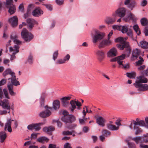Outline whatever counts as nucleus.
Instances as JSON below:
<instances>
[{
  "mask_svg": "<svg viewBox=\"0 0 148 148\" xmlns=\"http://www.w3.org/2000/svg\"><path fill=\"white\" fill-rule=\"evenodd\" d=\"M8 75H11V77L8 78V80L11 79V84H8L7 87L10 94L12 96H14L16 95V93L13 91V85L17 86L20 85V83L18 81L16 80L15 73L12 71L10 69L6 70L3 73V75L4 78H6V76Z\"/></svg>",
  "mask_w": 148,
  "mask_h": 148,
  "instance_id": "nucleus-1",
  "label": "nucleus"
},
{
  "mask_svg": "<svg viewBox=\"0 0 148 148\" xmlns=\"http://www.w3.org/2000/svg\"><path fill=\"white\" fill-rule=\"evenodd\" d=\"M10 38L13 41L14 43L17 44L16 45H15L14 47H10L9 48L10 52H12V54L10 55V60H12L16 58L15 55L19 51V47L18 45L21 44V42L18 39V36L15 33L12 34L10 36Z\"/></svg>",
  "mask_w": 148,
  "mask_h": 148,
  "instance_id": "nucleus-2",
  "label": "nucleus"
},
{
  "mask_svg": "<svg viewBox=\"0 0 148 148\" xmlns=\"http://www.w3.org/2000/svg\"><path fill=\"white\" fill-rule=\"evenodd\" d=\"M147 79L143 76H140L137 77L135 83L134 84L135 87L138 88L139 91H145L148 90V85L143 83H146Z\"/></svg>",
  "mask_w": 148,
  "mask_h": 148,
  "instance_id": "nucleus-3",
  "label": "nucleus"
},
{
  "mask_svg": "<svg viewBox=\"0 0 148 148\" xmlns=\"http://www.w3.org/2000/svg\"><path fill=\"white\" fill-rule=\"evenodd\" d=\"M115 41L116 42H121L120 44L116 45L117 47L120 50H123L125 48V53L127 57H129L131 52V49L129 43L125 41L123 38L122 37L116 38Z\"/></svg>",
  "mask_w": 148,
  "mask_h": 148,
  "instance_id": "nucleus-4",
  "label": "nucleus"
},
{
  "mask_svg": "<svg viewBox=\"0 0 148 148\" xmlns=\"http://www.w3.org/2000/svg\"><path fill=\"white\" fill-rule=\"evenodd\" d=\"M91 36L93 43L99 42L104 37V34L96 29H93L91 32Z\"/></svg>",
  "mask_w": 148,
  "mask_h": 148,
  "instance_id": "nucleus-5",
  "label": "nucleus"
},
{
  "mask_svg": "<svg viewBox=\"0 0 148 148\" xmlns=\"http://www.w3.org/2000/svg\"><path fill=\"white\" fill-rule=\"evenodd\" d=\"M13 103L12 106H11L9 103V101L8 99H4L3 100L0 101V106L2 107V109L6 110L8 111L7 113L10 114V109L13 110Z\"/></svg>",
  "mask_w": 148,
  "mask_h": 148,
  "instance_id": "nucleus-6",
  "label": "nucleus"
},
{
  "mask_svg": "<svg viewBox=\"0 0 148 148\" xmlns=\"http://www.w3.org/2000/svg\"><path fill=\"white\" fill-rule=\"evenodd\" d=\"M4 5L5 8L8 9V12L10 14H13L15 12L16 7L13 4V0H6Z\"/></svg>",
  "mask_w": 148,
  "mask_h": 148,
  "instance_id": "nucleus-7",
  "label": "nucleus"
},
{
  "mask_svg": "<svg viewBox=\"0 0 148 148\" xmlns=\"http://www.w3.org/2000/svg\"><path fill=\"white\" fill-rule=\"evenodd\" d=\"M63 116L62 117L61 120L66 124L67 123H71L75 120V117L72 115H68V112L66 110L63 111Z\"/></svg>",
  "mask_w": 148,
  "mask_h": 148,
  "instance_id": "nucleus-8",
  "label": "nucleus"
},
{
  "mask_svg": "<svg viewBox=\"0 0 148 148\" xmlns=\"http://www.w3.org/2000/svg\"><path fill=\"white\" fill-rule=\"evenodd\" d=\"M21 34L23 38L27 42H29L33 38L32 34L29 33L27 30L25 28L23 29Z\"/></svg>",
  "mask_w": 148,
  "mask_h": 148,
  "instance_id": "nucleus-9",
  "label": "nucleus"
},
{
  "mask_svg": "<svg viewBox=\"0 0 148 148\" xmlns=\"http://www.w3.org/2000/svg\"><path fill=\"white\" fill-rule=\"evenodd\" d=\"M71 106L70 107L69 109L71 112H73L74 110L76 108V106L77 107V109L78 110L81 109L80 107L82 106L81 102L78 100L76 99L71 100L70 103Z\"/></svg>",
  "mask_w": 148,
  "mask_h": 148,
  "instance_id": "nucleus-10",
  "label": "nucleus"
},
{
  "mask_svg": "<svg viewBox=\"0 0 148 148\" xmlns=\"http://www.w3.org/2000/svg\"><path fill=\"white\" fill-rule=\"evenodd\" d=\"M145 122L143 120H140L139 119L137 118L136 121H133L134 125H139L140 126H145L148 128V117H146L145 119Z\"/></svg>",
  "mask_w": 148,
  "mask_h": 148,
  "instance_id": "nucleus-11",
  "label": "nucleus"
},
{
  "mask_svg": "<svg viewBox=\"0 0 148 148\" xmlns=\"http://www.w3.org/2000/svg\"><path fill=\"white\" fill-rule=\"evenodd\" d=\"M45 123V121L42 122L30 124L27 126V129L29 130H32L34 129L36 131H38L41 129L40 126L44 125Z\"/></svg>",
  "mask_w": 148,
  "mask_h": 148,
  "instance_id": "nucleus-12",
  "label": "nucleus"
},
{
  "mask_svg": "<svg viewBox=\"0 0 148 148\" xmlns=\"http://www.w3.org/2000/svg\"><path fill=\"white\" fill-rule=\"evenodd\" d=\"M126 8L123 7H119L115 11V14L120 18L123 17L126 14Z\"/></svg>",
  "mask_w": 148,
  "mask_h": 148,
  "instance_id": "nucleus-13",
  "label": "nucleus"
},
{
  "mask_svg": "<svg viewBox=\"0 0 148 148\" xmlns=\"http://www.w3.org/2000/svg\"><path fill=\"white\" fill-rule=\"evenodd\" d=\"M126 55L125 53L123 54L120 56L111 59L110 61L111 62H114L117 61V63L119 65L122 64V63L123 62L122 60L125 59V58L126 57Z\"/></svg>",
  "mask_w": 148,
  "mask_h": 148,
  "instance_id": "nucleus-14",
  "label": "nucleus"
},
{
  "mask_svg": "<svg viewBox=\"0 0 148 148\" xmlns=\"http://www.w3.org/2000/svg\"><path fill=\"white\" fill-rule=\"evenodd\" d=\"M123 20L126 22H129L131 20L134 22L136 20V18L133 14L130 12L127 15L123 18Z\"/></svg>",
  "mask_w": 148,
  "mask_h": 148,
  "instance_id": "nucleus-15",
  "label": "nucleus"
},
{
  "mask_svg": "<svg viewBox=\"0 0 148 148\" xmlns=\"http://www.w3.org/2000/svg\"><path fill=\"white\" fill-rule=\"evenodd\" d=\"M47 107V109L51 110L52 109V108L51 107H48L47 106H45V108L46 109V110L44 111H42L40 112V116L42 118H45L47 117L50 115L51 114V112L47 109L46 107Z\"/></svg>",
  "mask_w": 148,
  "mask_h": 148,
  "instance_id": "nucleus-16",
  "label": "nucleus"
},
{
  "mask_svg": "<svg viewBox=\"0 0 148 148\" xmlns=\"http://www.w3.org/2000/svg\"><path fill=\"white\" fill-rule=\"evenodd\" d=\"M117 55V52L115 48L113 47L110 49L107 53L108 57L112 58L116 56Z\"/></svg>",
  "mask_w": 148,
  "mask_h": 148,
  "instance_id": "nucleus-17",
  "label": "nucleus"
},
{
  "mask_svg": "<svg viewBox=\"0 0 148 148\" xmlns=\"http://www.w3.org/2000/svg\"><path fill=\"white\" fill-rule=\"evenodd\" d=\"M112 42L110 40H104L101 42L98 45L99 48L104 47L105 46H109L112 44Z\"/></svg>",
  "mask_w": 148,
  "mask_h": 148,
  "instance_id": "nucleus-18",
  "label": "nucleus"
},
{
  "mask_svg": "<svg viewBox=\"0 0 148 148\" xmlns=\"http://www.w3.org/2000/svg\"><path fill=\"white\" fill-rule=\"evenodd\" d=\"M9 22L13 27H16L18 25V19L16 16H15L9 19Z\"/></svg>",
  "mask_w": 148,
  "mask_h": 148,
  "instance_id": "nucleus-19",
  "label": "nucleus"
},
{
  "mask_svg": "<svg viewBox=\"0 0 148 148\" xmlns=\"http://www.w3.org/2000/svg\"><path fill=\"white\" fill-rule=\"evenodd\" d=\"M98 60L100 62L105 57V53L102 51L98 50L96 52Z\"/></svg>",
  "mask_w": 148,
  "mask_h": 148,
  "instance_id": "nucleus-20",
  "label": "nucleus"
},
{
  "mask_svg": "<svg viewBox=\"0 0 148 148\" xmlns=\"http://www.w3.org/2000/svg\"><path fill=\"white\" fill-rule=\"evenodd\" d=\"M43 11L39 7L34 10L32 12L33 15L35 17H38L43 14Z\"/></svg>",
  "mask_w": 148,
  "mask_h": 148,
  "instance_id": "nucleus-21",
  "label": "nucleus"
},
{
  "mask_svg": "<svg viewBox=\"0 0 148 148\" xmlns=\"http://www.w3.org/2000/svg\"><path fill=\"white\" fill-rule=\"evenodd\" d=\"M140 53V51L137 49L134 50L132 53V56L131 57L132 60L136 59Z\"/></svg>",
  "mask_w": 148,
  "mask_h": 148,
  "instance_id": "nucleus-22",
  "label": "nucleus"
},
{
  "mask_svg": "<svg viewBox=\"0 0 148 148\" xmlns=\"http://www.w3.org/2000/svg\"><path fill=\"white\" fill-rule=\"evenodd\" d=\"M27 22L28 24V26L30 29H32L34 27V24L37 23L36 21L31 18H28L27 20Z\"/></svg>",
  "mask_w": 148,
  "mask_h": 148,
  "instance_id": "nucleus-23",
  "label": "nucleus"
},
{
  "mask_svg": "<svg viewBox=\"0 0 148 148\" xmlns=\"http://www.w3.org/2000/svg\"><path fill=\"white\" fill-rule=\"evenodd\" d=\"M13 120L11 119L8 120L7 122L5 125L4 129L5 130L7 128V130L8 132H12V129L11 127V123L12 121H13Z\"/></svg>",
  "mask_w": 148,
  "mask_h": 148,
  "instance_id": "nucleus-24",
  "label": "nucleus"
},
{
  "mask_svg": "<svg viewBox=\"0 0 148 148\" xmlns=\"http://www.w3.org/2000/svg\"><path fill=\"white\" fill-rule=\"evenodd\" d=\"M144 138L145 137L144 136V135H143V136H137L134 137L132 138V140L134 141L136 144H138L139 142L145 143V142L144 141Z\"/></svg>",
  "mask_w": 148,
  "mask_h": 148,
  "instance_id": "nucleus-25",
  "label": "nucleus"
},
{
  "mask_svg": "<svg viewBox=\"0 0 148 148\" xmlns=\"http://www.w3.org/2000/svg\"><path fill=\"white\" fill-rule=\"evenodd\" d=\"M105 119L102 117L96 118L97 123L102 127L105 126Z\"/></svg>",
  "mask_w": 148,
  "mask_h": 148,
  "instance_id": "nucleus-26",
  "label": "nucleus"
},
{
  "mask_svg": "<svg viewBox=\"0 0 148 148\" xmlns=\"http://www.w3.org/2000/svg\"><path fill=\"white\" fill-rule=\"evenodd\" d=\"M134 130L136 135L141 134L143 132V130L138 126L134 125Z\"/></svg>",
  "mask_w": 148,
  "mask_h": 148,
  "instance_id": "nucleus-27",
  "label": "nucleus"
},
{
  "mask_svg": "<svg viewBox=\"0 0 148 148\" xmlns=\"http://www.w3.org/2000/svg\"><path fill=\"white\" fill-rule=\"evenodd\" d=\"M113 16V17H108L106 18V21L107 23L112 24L116 21V19L115 14H114Z\"/></svg>",
  "mask_w": 148,
  "mask_h": 148,
  "instance_id": "nucleus-28",
  "label": "nucleus"
},
{
  "mask_svg": "<svg viewBox=\"0 0 148 148\" xmlns=\"http://www.w3.org/2000/svg\"><path fill=\"white\" fill-rule=\"evenodd\" d=\"M60 107V102L59 101L56 100L54 101L53 102V108L55 110L59 109Z\"/></svg>",
  "mask_w": 148,
  "mask_h": 148,
  "instance_id": "nucleus-29",
  "label": "nucleus"
},
{
  "mask_svg": "<svg viewBox=\"0 0 148 148\" xmlns=\"http://www.w3.org/2000/svg\"><path fill=\"white\" fill-rule=\"evenodd\" d=\"M55 128L52 126H50L48 127H45L43 129V131L44 132H46L48 134L50 132H52L55 130Z\"/></svg>",
  "mask_w": 148,
  "mask_h": 148,
  "instance_id": "nucleus-30",
  "label": "nucleus"
},
{
  "mask_svg": "<svg viewBox=\"0 0 148 148\" xmlns=\"http://www.w3.org/2000/svg\"><path fill=\"white\" fill-rule=\"evenodd\" d=\"M138 45L139 46L142 48L144 49L148 48V42L145 41H141Z\"/></svg>",
  "mask_w": 148,
  "mask_h": 148,
  "instance_id": "nucleus-31",
  "label": "nucleus"
},
{
  "mask_svg": "<svg viewBox=\"0 0 148 148\" xmlns=\"http://www.w3.org/2000/svg\"><path fill=\"white\" fill-rule=\"evenodd\" d=\"M7 137L6 134L4 132H0V142L3 143Z\"/></svg>",
  "mask_w": 148,
  "mask_h": 148,
  "instance_id": "nucleus-32",
  "label": "nucleus"
},
{
  "mask_svg": "<svg viewBox=\"0 0 148 148\" xmlns=\"http://www.w3.org/2000/svg\"><path fill=\"white\" fill-rule=\"evenodd\" d=\"M107 128L111 130H116L119 129V127H116L115 125L111 124H108L107 125Z\"/></svg>",
  "mask_w": 148,
  "mask_h": 148,
  "instance_id": "nucleus-33",
  "label": "nucleus"
},
{
  "mask_svg": "<svg viewBox=\"0 0 148 148\" xmlns=\"http://www.w3.org/2000/svg\"><path fill=\"white\" fill-rule=\"evenodd\" d=\"M49 139L45 137H41L38 138L37 140L40 143H44L45 142H47L49 141Z\"/></svg>",
  "mask_w": 148,
  "mask_h": 148,
  "instance_id": "nucleus-34",
  "label": "nucleus"
},
{
  "mask_svg": "<svg viewBox=\"0 0 148 148\" xmlns=\"http://www.w3.org/2000/svg\"><path fill=\"white\" fill-rule=\"evenodd\" d=\"M102 134L106 137L110 136L111 132L107 130H103L102 131Z\"/></svg>",
  "mask_w": 148,
  "mask_h": 148,
  "instance_id": "nucleus-35",
  "label": "nucleus"
},
{
  "mask_svg": "<svg viewBox=\"0 0 148 148\" xmlns=\"http://www.w3.org/2000/svg\"><path fill=\"white\" fill-rule=\"evenodd\" d=\"M46 96V95L45 93H42V94L40 103L42 107H43L44 106V103L45 102V99Z\"/></svg>",
  "mask_w": 148,
  "mask_h": 148,
  "instance_id": "nucleus-36",
  "label": "nucleus"
},
{
  "mask_svg": "<svg viewBox=\"0 0 148 148\" xmlns=\"http://www.w3.org/2000/svg\"><path fill=\"white\" fill-rule=\"evenodd\" d=\"M128 30V27L126 26H121L120 31L123 33H126Z\"/></svg>",
  "mask_w": 148,
  "mask_h": 148,
  "instance_id": "nucleus-37",
  "label": "nucleus"
},
{
  "mask_svg": "<svg viewBox=\"0 0 148 148\" xmlns=\"http://www.w3.org/2000/svg\"><path fill=\"white\" fill-rule=\"evenodd\" d=\"M126 75L130 78H134L136 76V73L135 72L127 73Z\"/></svg>",
  "mask_w": 148,
  "mask_h": 148,
  "instance_id": "nucleus-38",
  "label": "nucleus"
},
{
  "mask_svg": "<svg viewBox=\"0 0 148 148\" xmlns=\"http://www.w3.org/2000/svg\"><path fill=\"white\" fill-rule=\"evenodd\" d=\"M140 22L141 25L143 26L146 25L148 23L147 20L146 18H143L141 19Z\"/></svg>",
  "mask_w": 148,
  "mask_h": 148,
  "instance_id": "nucleus-39",
  "label": "nucleus"
},
{
  "mask_svg": "<svg viewBox=\"0 0 148 148\" xmlns=\"http://www.w3.org/2000/svg\"><path fill=\"white\" fill-rule=\"evenodd\" d=\"M136 5V3L134 1H132L129 5L127 6L128 7L131 9V10H132L133 8L135 7Z\"/></svg>",
  "mask_w": 148,
  "mask_h": 148,
  "instance_id": "nucleus-40",
  "label": "nucleus"
},
{
  "mask_svg": "<svg viewBox=\"0 0 148 148\" xmlns=\"http://www.w3.org/2000/svg\"><path fill=\"white\" fill-rule=\"evenodd\" d=\"M133 29L138 35H139L140 34V31L137 25H136L134 26Z\"/></svg>",
  "mask_w": 148,
  "mask_h": 148,
  "instance_id": "nucleus-41",
  "label": "nucleus"
},
{
  "mask_svg": "<svg viewBox=\"0 0 148 148\" xmlns=\"http://www.w3.org/2000/svg\"><path fill=\"white\" fill-rule=\"evenodd\" d=\"M139 58L140 59V60H138L136 63L137 66L141 65L143 64V62H144L143 59L140 56Z\"/></svg>",
  "mask_w": 148,
  "mask_h": 148,
  "instance_id": "nucleus-42",
  "label": "nucleus"
},
{
  "mask_svg": "<svg viewBox=\"0 0 148 148\" xmlns=\"http://www.w3.org/2000/svg\"><path fill=\"white\" fill-rule=\"evenodd\" d=\"M43 5L45 6L47 10L51 11L53 10V7L51 4H43Z\"/></svg>",
  "mask_w": 148,
  "mask_h": 148,
  "instance_id": "nucleus-43",
  "label": "nucleus"
},
{
  "mask_svg": "<svg viewBox=\"0 0 148 148\" xmlns=\"http://www.w3.org/2000/svg\"><path fill=\"white\" fill-rule=\"evenodd\" d=\"M74 132V131H72V132H70L68 130L63 131L62 134L64 135H72L73 133Z\"/></svg>",
  "mask_w": 148,
  "mask_h": 148,
  "instance_id": "nucleus-44",
  "label": "nucleus"
},
{
  "mask_svg": "<svg viewBox=\"0 0 148 148\" xmlns=\"http://www.w3.org/2000/svg\"><path fill=\"white\" fill-rule=\"evenodd\" d=\"M3 93L5 98L8 99H10V98L9 97L8 94L7 89L4 88L3 89Z\"/></svg>",
  "mask_w": 148,
  "mask_h": 148,
  "instance_id": "nucleus-45",
  "label": "nucleus"
},
{
  "mask_svg": "<svg viewBox=\"0 0 148 148\" xmlns=\"http://www.w3.org/2000/svg\"><path fill=\"white\" fill-rule=\"evenodd\" d=\"M58 50H57L55 51L53 54V60H56L57 59L58 56Z\"/></svg>",
  "mask_w": 148,
  "mask_h": 148,
  "instance_id": "nucleus-46",
  "label": "nucleus"
},
{
  "mask_svg": "<svg viewBox=\"0 0 148 148\" xmlns=\"http://www.w3.org/2000/svg\"><path fill=\"white\" fill-rule=\"evenodd\" d=\"M127 144L129 148H136V145L133 143L128 142Z\"/></svg>",
  "mask_w": 148,
  "mask_h": 148,
  "instance_id": "nucleus-47",
  "label": "nucleus"
},
{
  "mask_svg": "<svg viewBox=\"0 0 148 148\" xmlns=\"http://www.w3.org/2000/svg\"><path fill=\"white\" fill-rule=\"evenodd\" d=\"M55 2L58 5H61L63 4L64 3V0H56Z\"/></svg>",
  "mask_w": 148,
  "mask_h": 148,
  "instance_id": "nucleus-48",
  "label": "nucleus"
},
{
  "mask_svg": "<svg viewBox=\"0 0 148 148\" xmlns=\"http://www.w3.org/2000/svg\"><path fill=\"white\" fill-rule=\"evenodd\" d=\"M27 61L30 64H32L33 62V58L32 56L30 55L29 56L27 60Z\"/></svg>",
  "mask_w": 148,
  "mask_h": 148,
  "instance_id": "nucleus-49",
  "label": "nucleus"
},
{
  "mask_svg": "<svg viewBox=\"0 0 148 148\" xmlns=\"http://www.w3.org/2000/svg\"><path fill=\"white\" fill-rule=\"evenodd\" d=\"M128 36L132 38L133 37V34L132 31L130 29L128 30L127 32H126Z\"/></svg>",
  "mask_w": 148,
  "mask_h": 148,
  "instance_id": "nucleus-50",
  "label": "nucleus"
},
{
  "mask_svg": "<svg viewBox=\"0 0 148 148\" xmlns=\"http://www.w3.org/2000/svg\"><path fill=\"white\" fill-rule=\"evenodd\" d=\"M3 90L1 88H0V99H2L4 97Z\"/></svg>",
  "mask_w": 148,
  "mask_h": 148,
  "instance_id": "nucleus-51",
  "label": "nucleus"
},
{
  "mask_svg": "<svg viewBox=\"0 0 148 148\" xmlns=\"http://www.w3.org/2000/svg\"><path fill=\"white\" fill-rule=\"evenodd\" d=\"M64 148H72V147L69 143H67L64 145Z\"/></svg>",
  "mask_w": 148,
  "mask_h": 148,
  "instance_id": "nucleus-52",
  "label": "nucleus"
},
{
  "mask_svg": "<svg viewBox=\"0 0 148 148\" xmlns=\"http://www.w3.org/2000/svg\"><path fill=\"white\" fill-rule=\"evenodd\" d=\"M65 62L63 59H60L58 60L57 61V64H62L65 63Z\"/></svg>",
  "mask_w": 148,
  "mask_h": 148,
  "instance_id": "nucleus-53",
  "label": "nucleus"
},
{
  "mask_svg": "<svg viewBox=\"0 0 148 148\" xmlns=\"http://www.w3.org/2000/svg\"><path fill=\"white\" fill-rule=\"evenodd\" d=\"M121 26L118 25H114L112 26L113 29L115 30H117L120 31Z\"/></svg>",
  "mask_w": 148,
  "mask_h": 148,
  "instance_id": "nucleus-54",
  "label": "nucleus"
},
{
  "mask_svg": "<svg viewBox=\"0 0 148 148\" xmlns=\"http://www.w3.org/2000/svg\"><path fill=\"white\" fill-rule=\"evenodd\" d=\"M144 136L145 138L144 139V141L145 142V143H147L148 142V133H147L146 134H144Z\"/></svg>",
  "mask_w": 148,
  "mask_h": 148,
  "instance_id": "nucleus-55",
  "label": "nucleus"
},
{
  "mask_svg": "<svg viewBox=\"0 0 148 148\" xmlns=\"http://www.w3.org/2000/svg\"><path fill=\"white\" fill-rule=\"evenodd\" d=\"M144 33L145 36H148V26L145 27L144 30Z\"/></svg>",
  "mask_w": 148,
  "mask_h": 148,
  "instance_id": "nucleus-56",
  "label": "nucleus"
},
{
  "mask_svg": "<svg viewBox=\"0 0 148 148\" xmlns=\"http://www.w3.org/2000/svg\"><path fill=\"white\" fill-rule=\"evenodd\" d=\"M71 98V97H66L61 98L60 99L62 100L67 101L68 100H69Z\"/></svg>",
  "mask_w": 148,
  "mask_h": 148,
  "instance_id": "nucleus-57",
  "label": "nucleus"
},
{
  "mask_svg": "<svg viewBox=\"0 0 148 148\" xmlns=\"http://www.w3.org/2000/svg\"><path fill=\"white\" fill-rule=\"evenodd\" d=\"M79 121L80 124L82 125H84L85 124V122L84 119H79Z\"/></svg>",
  "mask_w": 148,
  "mask_h": 148,
  "instance_id": "nucleus-58",
  "label": "nucleus"
},
{
  "mask_svg": "<svg viewBox=\"0 0 148 148\" xmlns=\"http://www.w3.org/2000/svg\"><path fill=\"white\" fill-rule=\"evenodd\" d=\"M7 113V111L6 110H0V115H6Z\"/></svg>",
  "mask_w": 148,
  "mask_h": 148,
  "instance_id": "nucleus-59",
  "label": "nucleus"
},
{
  "mask_svg": "<svg viewBox=\"0 0 148 148\" xmlns=\"http://www.w3.org/2000/svg\"><path fill=\"white\" fill-rule=\"evenodd\" d=\"M55 122L57 123V125L58 127H61L62 126V123L58 121H56V120L53 121V122Z\"/></svg>",
  "mask_w": 148,
  "mask_h": 148,
  "instance_id": "nucleus-60",
  "label": "nucleus"
},
{
  "mask_svg": "<svg viewBox=\"0 0 148 148\" xmlns=\"http://www.w3.org/2000/svg\"><path fill=\"white\" fill-rule=\"evenodd\" d=\"M6 80L5 79H3L0 81V86L3 85L5 84L6 82Z\"/></svg>",
  "mask_w": 148,
  "mask_h": 148,
  "instance_id": "nucleus-61",
  "label": "nucleus"
},
{
  "mask_svg": "<svg viewBox=\"0 0 148 148\" xmlns=\"http://www.w3.org/2000/svg\"><path fill=\"white\" fill-rule=\"evenodd\" d=\"M62 105L64 107L67 106L69 104V102L67 101L62 100Z\"/></svg>",
  "mask_w": 148,
  "mask_h": 148,
  "instance_id": "nucleus-62",
  "label": "nucleus"
},
{
  "mask_svg": "<svg viewBox=\"0 0 148 148\" xmlns=\"http://www.w3.org/2000/svg\"><path fill=\"white\" fill-rule=\"evenodd\" d=\"M147 3V1L146 0H143L141 3V5L143 6H145Z\"/></svg>",
  "mask_w": 148,
  "mask_h": 148,
  "instance_id": "nucleus-63",
  "label": "nucleus"
},
{
  "mask_svg": "<svg viewBox=\"0 0 148 148\" xmlns=\"http://www.w3.org/2000/svg\"><path fill=\"white\" fill-rule=\"evenodd\" d=\"M140 147L141 148H148V145L141 144L140 145Z\"/></svg>",
  "mask_w": 148,
  "mask_h": 148,
  "instance_id": "nucleus-64",
  "label": "nucleus"
}]
</instances>
